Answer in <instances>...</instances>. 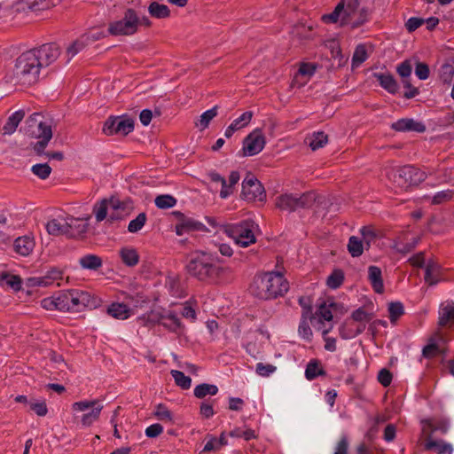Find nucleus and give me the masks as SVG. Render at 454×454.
I'll return each instance as SVG.
<instances>
[{
  "mask_svg": "<svg viewBox=\"0 0 454 454\" xmlns=\"http://www.w3.org/2000/svg\"><path fill=\"white\" fill-rule=\"evenodd\" d=\"M2 278H5L6 279V284L12 287V289L14 290H19L21 286V281H20V278L17 276H13V275H8L6 273H3L1 275Z\"/></svg>",
  "mask_w": 454,
  "mask_h": 454,
  "instance_id": "63",
  "label": "nucleus"
},
{
  "mask_svg": "<svg viewBox=\"0 0 454 454\" xmlns=\"http://www.w3.org/2000/svg\"><path fill=\"white\" fill-rule=\"evenodd\" d=\"M276 366L270 364H264L262 363H258L256 364V372L262 377L270 376L276 371Z\"/></svg>",
  "mask_w": 454,
  "mask_h": 454,
  "instance_id": "58",
  "label": "nucleus"
},
{
  "mask_svg": "<svg viewBox=\"0 0 454 454\" xmlns=\"http://www.w3.org/2000/svg\"><path fill=\"white\" fill-rule=\"evenodd\" d=\"M62 279L63 271L59 269L52 268L44 276L31 278L30 282L32 285L38 286H49L54 284L59 286Z\"/></svg>",
  "mask_w": 454,
  "mask_h": 454,
  "instance_id": "19",
  "label": "nucleus"
},
{
  "mask_svg": "<svg viewBox=\"0 0 454 454\" xmlns=\"http://www.w3.org/2000/svg\"><path fill=\"white\" fill-rule=\"evenodd\" d=\"M104 406L99 400H82L75 402L72 404V410L74 412H83L87 410L90 411L81 416L80 422L82 426L89 427L99 419Z\"/></svg>",
  "mask_w": 454,
  "mask_h": 454,
  "instance_id": "11",
  "label": "nucleus"
},
{
  "mask_svg": "<svg viewBox=\"0 0 454 454\" xmlns=\"http://www.w3.org/2000/svg\"><path fill=\"white\" fill-rule=\"evenodd\" d=\"M438 325L447 328L454 325V301H447L441 304Z\"/></svg>",
  "mask_w": 454,
  "mask_h": 454,
  "instance_id": "21",
  "label": "nucleus"
},
{
  "mask_svg": "<svg viewBox=\"0 0 454 454\" xmlns=\"http://www.w3.org/2000/svg\"><path fill=\"white\" fill-rule=\"evenodd\" d=\"M59 310L81 312L86 308H95L97 300L90 293L79 289L65 290L57 294Z\"/></svg>",
  "mask_w": 454,
  "mask_h": 454,
  "instance_id": "6",
  "label": "nucleus"
},
{
  "mask_svg": "<svg viewBox=\"0 0 454 454\" xmlns=\"http://www.w3.org/2000/svg\"><path fill=\"white\" fill-rule=\"evenodd\" d=\"M454 75V67L451 65H444L441 68V80L444 84H450Z\"/></svg>",
  "mask_w": 454,
  "mask_h": 454,
  "instance_id": "57",
  "label": "nucleus"
},
{
  "mask_svg": "<svg viewBox=\"0 0 454 454\" xmlns=\"http://www.w3.org/2000/svg\"><path fill=\"white\" fill-rule=\"evenodd\" d=\"M391 128L399 132L416 131L422 133L426 130V126L422 122L409 118L396 121L392 123Z\"/></svg>",
  "mask_w": 454,
  "mask_h": 454,
  "instance_id": "22",
  "label": "nucleus"
},
{
  "mask_svg": "<svg viewBox=\"0 0 454 454\" xmlns=\"http://www.w3.org/2000/svg\"><path fill=\"white\" fill-rule=\"evenodd\" d=\"M120 207V201L115 199L102 200L97 203L93 207V213L95 214L96 220L101 222L106 219L109 209H117Z\"/></svg>",
  "mask_w": 454,
  "mask_h": 454,
  "instance_id": "23",
  "label": "nucleus"
},
{
  "mask_svg": "<svg viewBox=\"0 0 454 454\" xmlns=\"http://www.w3.org/2000/svg\"><path fill=\"white\" fill-rule=\"evenodd\" d=\"M106 36L104 31L102 30H91L84 35H82V38L88 44L90 42H95L98 40H100L101 38H104Z\"/></svg>",
  "mask_w": 454,
  "mask_h": 454,
  "instance_id": "59",
  "label": "nucleus"
},
{
  "mask_svg": "<svg viewBox=\"0 0 454 454\" xmlns=\"http://www.w3.org/2000/svg\"><path fill=\"white\" fill-rule=\"evenodd\" d=\"M134 129V120L129 116H110L104 123L103 133L106 136H127Z\"/></svg>",
  "mask_w": 454,
  "mask_h": 454,
  "instance_id": "12",
  "label": "nucleus"
},
{
  "mask_svg": "<svg viewBox=\"0 0 454 454\" xmlns=\"http://www.w3.org/2000/svg\"><path fill=\"white\" fill-rule=\"evenodd\" d=\"M139 26L140 18L137 12L128 9L120 20L109 23L108 33L114 36L132 35L137 32Z\"/></svg>",
  "mask_w": 454,
  "mask_h": 454,
  "instance_id": "8",
  "label": "nucleus"
},
{
  "mask_svg": "<svg viewBox=\"0 0 454 454\" xmlns=\"http://www.w3.org/2000/svg\"><path fill=\"white\" fill-rule=\"evenodd\" d=\"M364 247L365 246L360 238L356 236H351L349 238L348 243V251L351 254V256H360L363 254Z\"/></svg>",
  "mask_w": 454,
  "mask_h": 454,
  "instance_id": "32",
  "label": "nucleus"
},
{
  "mask_svg": "<svg viewBox=\"0 0 454 454\" xmlns=\"http://www.w3.org/2000/svg\"><path fill=\"white\" fill-rule=\"evenodd\" d=\"M389 318L395 322L403 314V306L400 302H391L388 306Z\"/></svg>",
  "mask_w": 454,
  "mask_h": 454,
  "instance_id": "55",
  "label": "nucleus"
},
{
  "mask_svg": "<svg viewBox=\"0 0 454 454\" xmlns=\"http://www.w3.org/2000/svg\"><path fill=\"white\" fill-rule=\"evenodd\" d=\"M90 219V215H86L81 218H74L72 215H68L67 223V238H79L85 234L88 231V223H82L83 221L88 222Z\"/></svg>",
  "mask_w": 454,
  "mask_h": 454,
  "instance_id": "18",
  "label": "nucleus"
},
{
  "mask_svg": "<svg viewBox=\"0 0 454 454\" xmlns=\"http://www.w3.org/2000/svg\"><path fill=\"white\" fill-rule=\"evenodd\" d=\"M26 115V112L22 109L18 110L12 114L8 119L6 120L5 123L4 124L2 128V134L4 136H11L12 135L21 121L24 119Z\"/></svg>",
  "mask_w": 454,
  "mask_h": 454,
  "instance_id": "24",
  "label": "nucleus"
},
{
  "mask_svg": "<svg viewBox=\"0 0 454 454\" xmlns=\"http://www.w3.org/2000/svg\"><path fill=\"white\" fill-rule=\"evenodd\" d=\"M80 264L83 269L96 270L102 266V259L95 254H87L80 259Z\"/></svg>",
  "mask_w": 454,
  "mask_h": 454,
  "instance_id": "37",
  "label": "nucleus"
},
{
  "mask_svg": "<svg viewBox=\"0 0 454 454\" xmlns=\"http://www.w3.org/2000/svg\"><path fill=\"white\" fill-rule=\"evenodd\" d=\"M148 12L151 16L157 19H165L169 17L170 11L168 7L165 4H160L157 2H153L150 4L148 7Z\"/></svg>",
  "mask_w": 454,
  "mask_h": 454,
  "instance_id": "33",
  "label": "nucleus"
},
{
  "mask_svg": "<svg viewBox=\"0 0 454 454\" xmlns=\"http://www.w3.org/2000/svg\"><path fill=\"white\" fill-rule=\"evenodd\" d=\"M368 279L373 288L378 294L384 292V284L382 279L381 270L377 266H369L368 268Z\"/></svg>",
  "mask_w": 454,
  "mask_h": 454,
  "instance_id": "28",
  "label": "nucleus"
},
{
  "mask_svg": "<svg viewBox=\"0 0 454 454\" xmlns=\"http://www.w3.org/2000/svg\"><path fill=\"white\" fill-rule=\"evenodd\" d=\"M26 135L38 139L33 145V150L37 155H43L44 149L52 138L51 123L44 120L40 113H34L28 116L23 126Z\"/></svg>",
  "mask_w": 454,
  "mask_h": 454,
  "instance_id": "5",
  "label": "nucleus"
},
{
  "mask_svg": "<svg viewBox=\"0 0 454 454\" xmlns=\"http://www.w3.org/2000/svg\"><path fill=\"white\" fill-rule=\"evenodd\" d=\"M429 67L427 64L419 62L416 65L415 74L420 80H426L429 76Z\"/></svg>",
  "mask_w": 454,
  "mask_h": 454,
  "instance_id": "64",
  "label": "nucleus"
},
{
  "mask_svg": "<svg viewBox=\"0 0 454 454\" xmlns=\"http://www.w3.org/2000/svg\"><path fill=\"white\" fill-rule=\"evenodd\" d=\"M201 224L192 219L186 218L182 220L176 225V232L178 236H182L185 232L199 230Z\"/></svg>",
  "mask_w": 454,
  "mask_h": 454,
  "instance_id": "36",
  "label": "nucleus"
},
{
  "mask_svg": "<svg viewBox=\"0 0 454 454\" xmlns=\"http://www.w3.org/2000/svg\"><path fill=\"white\" fill-rule=\"evenodd\" d=\"M254 229V223L253 221H244L237 224L227 225L225 232L236 244L242 247H247L256 241Z\"/></svg>",
  "mask_w": 454,
  "mask_h": 454,
  "instance_id": "9",
  "label": "nucleus"
},
{
  "mask_svg": "<svg viewBox=\"0 0 454 454\" xmlns=\"http://www.w3.org/2000/svg\"><path fill=\"white\" fill-rule=\"evenodd\" d=\"M34 238L30 236L19 237L14 241V250L22 256L29 255L35 248Z\"/></svg>",
  "mask_w": 454,
  "mask_h": 454,
  "instance_id": "25",
  "label": "nucleus"
},
{
  "mask_svg": "<svg viewBox=\"0 0 454 454\" xmlns=\"http://www.w3.org/2000/svg\"><path fill=\"white\" fill-rule=\"evenodd\" d=\"M289 285L279 272H262L254 276L249 291L251 294L261 300L274 299L284 295Z\"/></svg>",
  "mask_w": 454,
  "mask_h": 454,
  "instance_id": "2",
  "label": "nucleus"
},
{
  "mask_svg": "<svg viewBox=\"0 0 454 454\" xmlns=\"http://www.w3.org/2000/svg\"><path fill=\"white\" fill-rule=\"evenodd\" d=\"M253 112L247 111L243 113L239 118L235 119L231 124L237 129L239 130L245 127H247L252 118H253Z\"/></svg>",
  "mask_w": 454,
  "mask_h": 454,
  "instance_id": "51",
  "label": "nucleus"
},
{
  "mask_svg": "<svg viewBox=\"0 0 454 454\" xmlns=\"http://www.w3.org/2000/svg\"><path fill=\"white\" fill-rule=\"evenodd\" d=\"M368 19V10L361 6L360 0H340L333 12L325 14L322 20L326 23H337L340 26L350 25L356 28Z\"/></svg>",
  "mask_w": 454,
  "mask_h": 454,
  "instance_id": "3",
  "label": "nucleus"
},
{
  "mask_svg": "<svg viewBox=\"0 0 454 454\" xmlns=\"http://www.w3.org/2000/svg\"><path fill=\"white\" fill-rule=\"evenodd\" d=\"M452 191L445 190L437 192L434 197L432 202L434 204H441L442 202L448 201L452 198Z\"/></svg>",
  "mask_w": 454,
  "mask_h": 454,
  "instance_id": "61",
  "label": "nucleus"
},
{
  "mask_svg": "<svg viewBox=\"0 0 454 454\" xmlns=\"http://www.w3.org/2000/svg\"><path fill=\"white\" fill-rule=\"evenodd\" d=\"M299 304L301 305V317L309 319L311 322L316 319L312 312V300L309 296H301L299 298Z\"/></svg>",
  "mask_w": 454,
  "mask_h": 454,
  "instance_id": "38",
  "label": "nucleus"
},
{
  "mask_svg": "<svg viewBox=\"0 0 454 454\" xmlns=\"http://www.w3.org/2000/svg\"><path fill=\"white\" fill-rule=\"evenodd\" d=\"M147 221V215L145 213H140L137 216L131 220L128 225V231L131 233L139 231L145 224Z\"/></svg>",
  "mask_w": 454,
  "mask_h": 454,
  "instance_id": "48",
  "label": "nucleus"
},
{
  "mask_svg": "<svg viewBox=\"0 0 454 454\" xmlns=\"http://www.w3.org/2000/svg\"><path fill=\"white\" fill-rule=\"evenodd\" d=\"M418 242H419L418 239H414L412 240V242L407 243V244H402L400 242H395L394 247L399 253L407 254V253L411 252L412 249L415 248V247L418 244Z\"/></svg>",
  "mask_w": 454,
  "mask_h": 454,
  "instance_id": "60",
  "label": "nucleus"
},
{
  "mask_svg": "<svg viewBox=\"0 0 454 454\" xmlns=\"http://www.w3.org/2000/svg\"><path fill=\"white\" fill-rule=\"evenodd\" d=\"M422 433L427 437H433L434 433L439 431L442 434H446L449 429V423L442 419H427L422 420Z\"/></svg>",
  "mask_w": 454,
  "mask_h": 454,
  "instance_id": "20",
  "label": "nucleus"
},
{
  "mask_svg": "<svg viewBox=\"0 0 454 454\" xmlns=\"http://www.w3.org/2000/svg\"><path fill=\"white\" fill-rule=\"evenodd\" d=\"M425 281L430 285H435L440 281V266L434 262H428L426 266Z\"/></svg>",
  "mask_w": 454,
  "mask_h": 454,
  "instance_id": "30",
  "label": "nucleus"
},
{
  "mask_svg": "<svg viewBox=\"0 0 454 454\" xmlns=\"http://www.w3.org/2000/svg\"><path fill=\"white\" fill-rule=\"evenodd\" d=\"M412 70V66L411 64L410 60H404L402 62L398 67H396L397 74L403 78V80H409L411 74Z\"/></svg>",
  "mask_w": 454,
  "mask_h": 454,
  "instance_id": "56",
  "label": "nucleus"
},
{
  "mask_svg": "<svg viewBox=\"0 0 454 454\" xmlns=\"http://www.w3.org/2000/svg\"><path fill=\"white\" fill-rule=\"evenodd\" d=\"M344 280V273L341 270H334L327 278L326 284L332 289L340 287Z\"/></svg>",
  "mask_w": 454,
  "mask_h": 454,
  "instance_id": "45",
  "label": "nucleus"
},
{
  "mask_svg": "<svg viewBox=\"0 0 454 454\" xmlns=\"http://www.w3.org/2000/svg\"><path fill=\"white\" fill-rule=\"evenodd\" d=\"M265 137L262 129H255L243 141V153L245 156H254L262 151L265 145Z\"/></svg>",
  "mask_w": 454,
  "mask_h": 454,
  "instance_id": "15",
  "label": "nucleus"
},
{
  "mask_svg": "<svg viewBox=\"0 0 454 454\" xmlns=\"http://www.w3.org/2000/svg\"><path fill=\"white\" fill-rule=\"evenodd\" d=\"M317 314L319 316V318L317 319L318 324H320L319 327L325 328L323 320L330 322L333 319V313L330 308L326 306L325 303H323L319 306Z\"/></svg>",
  "mask_w": 454,
  "mask_h": 454,
  "instance_id": "54",
  "label": "nucleus"
},
{
  "mask_svg": "<svg viewBox=\"0 0 454 454\" xmlns=\"http://www.w3.org/2000/svg\"><path fill=\"white\" fill-rule=\"evenodd\" d=\"M154 203L160 209H168L173 207L176 204V200L168 194L159 195L155 198Z\"/></svg>",
  "mask_w": 454,
  "mask_h": 454,
  "instance_id": "43",
  "label": "nucleus"
},
{
  "mask_svg": "<svg viewBox=\"0 0 454 454\" xmlns=\"http://www.w3.org/2000/svg\"><path fill=\"white\" fill-rule=\"evenodd\" d=\"M352 319L356 322L366 323L372 319L371 314L363 309H358L352 313Z\"/></svg>",
  "mask_w": 454,
  "mask_h": 454,
  "instance_id": "62",
  "label": "nucleus"
},
{
  "mask_svg": "<svg viewBox=\"0 0 454 454\" xmlns=\"http://www.w3.org/2000/svg\"><path fill=\"white\" fill-rule=\"evenodd\" d=\"M374 76L380 82V86L389 93H395L397 91L398 85L392 74L388 73L374 74Z\"/></svg>",
  "mask_w": 454,
  "mask_h": 454,
  "instance_id": "29",
  "label": "nucleus"
},
{
  "mask_svg": "<svg viewBox=\"0 0 454 454\" xmlns=\"http://www.w3.org/2000/svg\"><path fill=\"white\" fill-rule=\"evenodd\" d=\"M426 450H434L438 454H452L453 449L450 443L443 441H435L433 437H427L424 442Z\"/></svg>",
  "mask_w": 454,
  "mask_h": 454,
  "instance_id": "27",
  "label": "nucleus"
},
{
  "mask_svg": "<svg viewBox=\"0 0 454 454\" xmlns=\"http://www.w3.org/2000/svg\"><path fill=\"white\" fill-rule=\"evenodd\" d=\"M217 115V106H214L213 108L204 112L200 119L195 121V126L199 128L200 130H204L207 129L210 123V121Z\"/></svg>",
  "mask_w": 454,
  "mask_h": 454,
  "instance_id": "35",
  "label": "nucleus"
},
{
  "mask_svg": "<svg viewBox=\"0 0 454 454\" xmlns=\"http://www.w3.org/2000/svg\"><path fill=\"white\" fill-rule=\"evenodd\" d=\"M154 416L165 422H172L173 421V416L171 411L164 405V404H158L155 408Z\"/></svg>",
  "mask_w": 454,
  "mask_h": 454,
  "instance_id": "52",
  "label": "nucleus"
},
{
  "mask_svg": "<svg viewBox=\"0 0 454 454\" xmlns=\"http://www.w3.org/2000/svg\"><path fill=\"white\" fill-rule=\"evenodd\" d=\"M59 54V48L54 43L43 44L23 52L15 61L14 78L17 82L24 85L35 83L39 79L40 70L53 63Z\"/></svg>",
  "mask_w": 454,
  "mask_h": 454,
  "instance_id": "1",
  "label": "nucleus"
},
{
  "mask_svg": "<svg viewBox=\"0 0 454 454\" xmlns=\"http://www.w3.org/2000/svg\"><path fill=\"white\" fill-rule=\"evenodd\" d=\"M147 321L153 324H161L171 332L178 333L183 329V325L177 314L170 310L153 309L146 315Z\"/></svg>",
  "mask_w": 454,
  "mask_h": 454,
  "instance_id": "13",
  "label": "nucleus"
},
{
  "mask_svg": "<svg viewBox=\"0 0 454 454\" xmlns=\"http://www.w3.org/2000/svg\"><path fill=\"white\" fill-rule=\"evenodd\" d=\"M120 256L124 264L133 267L138 263L139 255L137 251L132 247H123L120 250Z\"/></svg>",
  "mask_w": 454,
  "mask_h": 454,
  "instance_id": "31",
  "label": "nucleus"
},
{
  "mask_svg": "<svg viewBox=\"0 0 454 454\" xmlns=\"http://www.w3.org/2000/svg\"><path fill=\"white\" fill-rule=\"evenodd\" d=\"M230 436L236 438H244L246 441H249L256 437L254 431L249 428L243 429L240 427L235 428L230 432Z\"/></svg>",
  "mask_w": 454,
  "mask_h": 454,
  "instance_id": "53",
  "label": "nucleus"
},
{
  "mask_svg": "<svg viewBox=\"0 0 454 454\" xmlns=\"http://www.w3.org/2000/svg\"><path fill=\"white\" fill-rule=\"evenodd\" d=\"M325 372L322 368L320 362L318 360H311L306 367L305 376L309 380H314L316 377L319 375H325Z\"/></svg>",
  "mask_w": 454,
  "mask_h": 454,
  "instance_id": "34",
  "label": "nucleus"
},
{
  "mask_svg": "<svg viewBox=\"0 0 454 454\" xmlns=\"http://www.w3.org/2000/svg\"><path fill=\"white\" fill-rule=\"evenodd\" d=\"M328 142V137L324 132H316L309 137V145L315 151L322 148Z\"/></svg>",
  "mask_w": 454,
  "mask_h": 454,
  "instance_id": "42",
  "label": "nucleus"
},
{
  "mask_svg": "<svg viewBox=\"0 0 454 454\" xmlns=\"http://www.w3.org/2000/svg\"><path fill=\"white\" fill-rule=\"evenodd\" d=\"M87 46L86 42L82 38H78L73 43H71L67 49V55L68 57V60L73 59L78 52L82 51Z\"/></svg>",
  "mask_w": 454,
  "mask_h": 454,
  "instance_id": "50",
  "label": "nucleus"
},
{
  "mask_svg": "<svg viewBox=\"0 0 454 454\" xmlns=\"http://www.w3.org/2000/svg\"><path fill=\"white\" fill-rule=\"evenodd\" d=\"M69 215H59L49 220L45 225L49 235L67 237V223Z\"/></svg>",
  "mask_w": 454,
  "mask_h": 454,
  "instance_id": "17",
  "label": "nucleus"
},
{
  "mask_svg": "<svg viewBox=\"0 0 454 454\" xmlns=\"http://www.w3.org/2000/svg\"><path fill=\"white\" fill-rule=\"evenodd\" d=\"M359 232L362 236L361 239L365 246V249H369L372 242H373L377 238L375 229L372 226H364L360 229Z\"/></svg>",
  "mask_w": 454,
  "mask_h": 454,
  "instance_id": "41",
  "label": "nucleus"
},
{
  "mask_svg": "<svg viewBox=\"0 0 454 454\" xmlns=\"http://www.w3.org/2000/svg\"><path fill=\"white\" fill-rule=\"evenodd\" d=\"M317 196L313 192L302 194L285 193L276 198V207L283 211L293 212L299 208L312 207L317 201Z\"/></svg>",
  "mask_w": 454,
  "mask_h": 454,
  "instance_id": "7",
  "label": "nucleus"
},
{
  "mask_svg": "<svg viewBox=\"0 0 454 454\" xmlns=\"http://www.w3.org/2000/svg\"><path fill=\"white\" fill-rule=\"evenodd\" d=\"M241 198L247 201H263L265 200L264 188L254 176H248L244 179Z\"/></svg>",
  "mask_w": 454,
  "mask_h": 454,
  "instance_id": "14",
  "label": "nucleus"
},
{
  "mask_svg": "<svg viewBox=\"0 0 454 454\" xmlns=\"http://www.w3.org/2000/svg\"><path fill=\"white\" fill-rule=\"evenodd\" d=\"M170 373L177 386L183 389H189L191 387L192 380L190 377L185 376L184 372L177 370H172Z\"/></svg>",
  "mask_w": 454,
  "mask_h": 454,
  "instance_id": "47",
  "label": "nucleus"
},
{
  "mask_svg": "<svg viewBox=\"0 0 454 454\" xmlns=\"http://www.w3.org/2000/svg\"><path fill=\"white\" fill-rule=\"evenodd\" d=\"M367 58L368 54L365 46L363 44H359L358 46H356L352 57V67H359L367 59Z\"/></svg>",
  "mask_w": 454,
  "mask_h": 454,
  "instance_id": "46",
  "label": "nucleus"
},
{
  "mask_svg": "<svg viewBox=\"0 0 454 454\" xmlns=\"http://www.w3.org/2000/svg\"><path fill=\"white\" fill-rule=\"evenodd\" d=\"M125 300L128 302L127 303L128 306L129 305H132L133 306V308H132L133 309H137V308H142L145 304H146L148 302L147 297L145 296L141 293H137L135 295H133V294H126L125 295Z\"/></svg>",
  "mask_w": 454,
  "mask_h": 454,
  "instance_id": "44",
  "label": "nucleus"
},
{
  "mask_svg": "<svg viewBox=\"0 0 454 454\" xmlns=\"http://www.w3.org/2000/svg\"><path fill=\"white\" fill-rule=\"evenodd\" d=\"M31 171L40 179L45 180L50 176L51 173V168L47 163H39L33 165Z\"/></svg>",
  "mask_w": 454,
  "mask_h": 454,
  "instance_id": "49",
  "label": "nucleus"
},
{
  "mask_svg": "<svg viewBox=\"0 0 454 454\" xmlns=\"http://www.w3.org/2000/svg\"><path fill=\"white\" fill-rule=\"evenodd\" d=\"M60 0H20L16 4L18 12H38L56 6Z\"/></svg>",
  "mask_w": 454,
  "mask_h": 454,
  "instance_id": "16",
  "label": "nucleus"
},
{
  "mask_svg": "<svg viewBox=\"0 0 454 454\" xmlns=\"http://www.w3.org/2000/svg\"><path fill=\"white\" fill-rule=\"evenodd\" d=\"M107 313L114 318L125 320L129 318L134 311L133 309L128 306V304L114 302L108 306Z\"/></svg>",
  "mask_w": 454,
  "mask_h": 454,
  "instance_id": "26",
  "label": "nucleus"
},
{
  "mask_svg": "<svg viewBox=\"0 0 454 454\" xmlns=\"http://www.w3.org/2000/svg\"><path fill=\"white\" fill-rule=\"evenodd\" d=\"M218 392V387L213 384L203 383L195 387L194 395L197 398H204L206 395H215Z\"/></svg>",
  "mask_w": 454,
  "mask_h": 454,
  "instance_id": "39",
  "label": "nucleus"
},
{
  "mask_svg": "<svg viewBox=\"0 0 454 454\" xmlns=\"http://www.w3.org/2000/svg\"><path fill=\"white\" fill-rule=\"evenodd\" d=\"M388 177L400 187H409L423 182L427 174L412 166H404L392 170L388 174Z\"/></svg>",
  "mask_w": 454,
  "mask_h": 454,
  "instance_id": "10",
  "label": "nucleus"
},
{
  "mask_svg": "<svg viewBox=\"0 0 454 454\" xmlns=\"http://www.w3.org/2000/svg\"><path fill=\"white\" fill-rule=\"evenodd\" d=\"M317 66L312 63H302L301 64L298 73L295 75V81L298 82L299 78L305 77L306 80L302 81L305 83L315 73Z\"/></svg>",
  "mask_w": 454,
  "mask_h": 454,
  "instance_id": "40",
  "label": "nucleus"
},
{
  "mask_svg": "<svg viewBox=\"0 0 454 454\" xmlns=\"http://www.w3.org/2000/svg\"><path fill=\"white\" fill-rule=\"evenodd\" d=\"M215 261L213 254L197 251L192 254L186 270L191 276L200 281L215 282L229 271V268L218 265Z\"/></svg>",
  "mask_w": 454,
  "mask_h": 454,
  "instance_id": "4",
  "label": "nucleus"
}]
</instances>
